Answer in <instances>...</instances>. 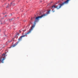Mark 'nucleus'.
Segmentation results:
<instances>
[{
	"label": "nucleus",
	"instance_id": "1",
	"mask_svg": "<svg viewBox=\"0 0 78 78\" xmlns=\"http://www.w3.org/2000/svg\"><path fill=\"white\" fill-rule=\"evenodd\" d=\"M51 11V10H49L45 14H43V15L41 16H39L36 17V18H35V19L34 22V24L31 26L30 27V29H29V31H28L27 33H25V35H23L22 36H21L19 38L18 41L16 42L14 44H13L12 45V47H16V46L17 45V44H18V43H19V42L20 41L22 40V37H25V36H26V37H27V35L28 34H29V33H31V31H32V30H33V29L34 28V27H35V26H36V23L39 22V19L40 18H41L44 17V16H47V14H50V12Z\"/></svg>",
	"mask_w": 78,
	"mask_h": 78
},
{
	"label": "nucleus",
	"instance_id": "2",
	"mask_svg": "<svg viewBox=\"0 0 78 78\" xmlns=\"http://www.w3.org/2000/svg\"><path fill=\"white\" fill-rule=\"evenodd\" d=\"M69 1V0H66L65 2H64L63 3H62V4H61L60 5H60V7L61 6H62L64 5V4H66V3H67Z\"/></svg>",
	"mask_w": 78,
	"mask_h": 78
},
{
	"label": "nucleus",
	"instance_id": "3",
	"mask_svg": "<svg viewBox=\"0 0 78 78\" xmlns=\"http://www.w3.org/2000/svg\"><path fill=\"white\" fill-rule=\"evenodd\" d=\"M2 59V60L1 59H0V63L2 62V63H3V60H5V58L4 57Z\"/></svg>",
	"mask_w": 78,
	"mask_h": 78
},
{
	"label": "nucleus",
	"instance_id": "4",
	"mask_svg": "<svg viewBox=\"0 0 78 78\" xmlns=\"http://www.w3.org/2000/svg\"><path fill=\"white\" fill-rule=\"evenodd\" d=\"M61 8V6L59 5H57L56 6V8H57V9H59V8Z\"/></svg>",
	"mask_w": 78,
	"mask_h": 78
},
{
	"label": "nucleus",
	"instance_id": "5",
	"mask_svg": "<svg viewBox=\"0 0 78 78\" xmlns=\"http://www.w3.org/2000/svg\"><path fill=\"white\" fill-rule=\"evenodd\" d=\"M14 38H13L12 40H11L10 41H9L8 42H12L13 41H14Z\"/></svg>",
	"mask_w": 78,
	"mask_h": 78
},
{
	"label": "nucleus",
	"instance_id": "6",
	"mask_svg": "<svg viewBox=\"0 0 78 78\" xmlns=\"http://www.w3.org/2000/svg\"><path fill=\"white\" fill-rule=\"evenodd\" d=\"M52 8H56V6H55V5H53V6H52Z\"/></svg>",
	"mask_w": 78,
	"mask_h": 78
},
{
	"label": "nucleus",
	"instance_id": "7",
	"mask_svg": "<svg viewBox=\"0 0 78 78\" xmlns=\"http://www.w3.org/2000/svg\"><path fill=\"white\" fill-rule=\"evenodd\" d=\"M2 57H3V56L4 57H5V54H2Z\"/></svg>",
	"mask_w": 78,
	"mask_h": 78
},
{
	"label": "nucleus",
	"instance_id": "8",
	"mask_svg": "<svg viewBox=\"0 0 78 78\" xmlns=\"http://www.w3.org/2000/svg\"><path fill=\"white\" fill-rule=\"evenodd\" d=\"M12 20V19H9V22H11V20Z\"/></svg>",
	"mask_w": 78,
	"mask_h": 78
},
{
	"label": "nucleus",
	"instance_id": "9",
	"mask_svg": "<svg viewBox=\"0 0 78 78\" xmlns=\"http://www.w3.org/2000/svg\"><path fill=\"white\" fill-rule=\"evenodd\" d=\"M33 19H34V17L33 18H31V20H33Z\"/></svg>",
	"mask_w": 78,
	"mask_h": 78
},
{
	"label": "nucleus",
	"instance_id": "10",
	"mask_svg": "<svg viewBox=\"0 0 78 78\" xmlns=\"http://www.w3.org/2000/svg\"><path fill=\"white\" fill-rule=\"evenodd\" d=\"M30 24H31L30 23H29V24H28V26H30Z\"/></svg>",
	"mask_w": 78,
	"mask_h": 78
},
{
	"label": "nucleus",
	"instance_id": "11",
	"mask_svg": "<svg viewBox=\"0 0 78 78\" xmlns=\"http://www.w3.org/2000/svg\"><path fill=\"white\" fill-rule=\"evenodd\" d=\"M52 11L53 12H54L55 11V10H52Z\"/></svg>",
	"mask_w": 78,
	"mask_h": 78
},
{
	"label": "nucleus",
	"instance_id": "12",
	"mask_svg": "<svg viewBox=\"0 0 78 78\" xmlns=\"http://www.w3.org/2000/svg\"><path fill=\"white\" fill-rule=\"evenodd\" d=\"M8 43H6V45H8Z\"/></svg>",
	"mask_w": 78,
	"mask_h": 78
},
{
	"label": "nucleus",
	"instance_id": "13",
	"mask_svg": "<svg viewBox=\"0 0 78 78\" xmlns=\"http://www.w3.org/2000/svg\"><path fill=\"white\" fill-rule=\"evenodd\" d=\"M9 7V6L7 5V6L6 7V8H8Z\"/></svg>",
	"mask_w": 78,
	"mask_h": 78
},
{
	"label": "nucleus",
	"instance_id": "14",
	"mask_svg": "<svg viewBox=\"0 0 78 78\" xmlns=\"http://www.w3.org/2000/svg\"><path fill=\"white\" fill-rule=\"evenodd\" d=\"M12 47L11 46L10 47H9V48H11Z\"/></svg>",
	"mask_w": 78,
	"mask_h": 78
},
{
	"label": "nucleus",
	"instance_id": "15",
	"mask_svg": "<svg viewBox=\"0 0 78 78\" xmlns=\"http://www.w3.org/2000/svg\"><path fill=\"white\" fill-rule=\"evenodd\" d=\"M12 2H11V5H12Z\"/></svg>",
	"mask_w": 78,
	"mask_h": 78
},
{
	"label": "nucleus",
	"instance_id": "16",
	"mask_svg": "<svg viewBox=\"0 0 78 78\" xmlns=\"http://www.w3.org/2000/svg\"><path fill=\"white\" fill-rule=\"evenodd\" d=\"M40 2H42V1H40Z\"/></svg>",
	"mask_w": 78,
	"mask_h": 78
},
{
	"label": "nucleus",
	"instance_id": "17",
	"mask_svg": "<svg viewBox=\"0 0 78 78\" xmlns=\"http://www.w3.org/2000/svg\"><path fill=\"white\" fill-rule=\"evenodd\" d=\"M20 33H21V31H20Z\"/></svg>",
	"mask_w": 78,
	"mask_h": 78
},
{
	"label": "nucleus",
	"instance_id": "18",
	"mask_svg": "<svg viewBox=\"0 0 78 78\" xmlns=\"http://www.w3.org/2000/svg\"><path fill=\"white\" fill-rule=\"evenodd\" d=\"M31 23V24H33V23Z\"/></svg>",
	"mask_w": 78,
	"mask_h": 78
},
{
	"label": "nucleus",
	"instance_id": "19",
	"mask_svg": "<svg viewBox=\"0 0 78 78\" xmlns=\"http://www.w3.org/2000/svg\"><path fill=\"white\" fill-rule=\"evenodd\" d=\"M23 31H25V30H23Z\"/></svg>",
	"mask_w": 78,
	"mask_h": 78
},
{
	"label": "nucleus",
	"instance_id": "20",
	"mask_svg": "<svg viewBox=\"0 0 78 78\" xmlns=\"http://www.w3.org/2000/svg\"><path fill=\"white\" fill-rule=\"evenodd\" d=\"M1 24H3V23H1Z\"/></svg>",
	"mask_w": 78,
	"mask_h": 78
},
{
	"label": "nucleus",
	"instance_id": "21",
	"mask_svg": "<svg viewBox=\"0 0 78 78\" xmlns=\"http://www.w3.org/2000/svg\"><path fill=\"white\" fill-rule=\"evenodd\" d=\"M6 15H5V17H6Z\"/></svg>",
	"mask_w": 78,
	"mask_h": 78
},
{
	"label": "nucleus",
	"instance_id": "22",
	"mask_svg": "<svg viewBox=\"0 0 78 78\" xmlns=\"http://www.w3.org/2000/svg\"><path fill=\"white\" fill-rule=\"evenodd\" d=\"M11 6V5H10V7Z\"/></svg>",
	"mask_w": 78,
	"mask_h": 78
},
{
	"label": "nucleus",
	"instance_id": "23",
	"mask_svg": "<svg viewBox=\"0 0 78 78\" xmlns=\"http://www.w3.org/2000/svg\"><path fill=\"white\" fill-rule=\"evenodd\" d=\"M0 22H1V21H0Z\"/></svg>",
	"mask_w": 78,
	"mask_h": 78
}]
</instances>
